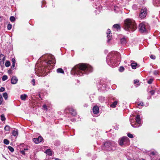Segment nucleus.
<instances>
[{"label": "nucleus", "instance_id": "obj_16", "mask_svg": "<svg viewBox=\"0 0 160 160\" xmlns=\"http://www.w3.org/2000/svg\"><path fill=\"white\" fill-rule=\"evenodd\" d=\"M18 81V79L15 76H13L11 79V83L12 84H16Z\"/></svg>", "mask_w": 160, "mask_h": 160}, {"label": "nucleus", "instance_id": "obj_5", "mask_svg": "<svg viewBox=\"0 0 160 160\" xmlns=\"http://www.w3.org/2000/svg\"><path fill=\"white\" fill-rule=\"evenodd\" d=\"M117 144L114 141L108 140L105 142L102 146V150L105 152H112L116 149Z\"/></svg>", "mask_w": 160, "mask_h": 160}, {"label": "nucleus", "instance_id": "obj_12", "mask_svg": "<svg viewBox=\"0 0 160 160\" xmlns=\"http://www.w3.org/2000/svg\"><path fill=\"white\" fill-rule=\"evenodd\" d=\"M101 4L100 2H97V3H95L94 7L96 9L95 11V12L96 14H99V13L100 12V11L101 9V7H100Z\"/></svg>", "mask_w": 160, "mask_h": 160}, {"label": "nucleus", "instance_id": "obj_61", "mask_svg": "<svg viewBox=\"0 0 160 160\" xmlns=\"http://www.w3.org/2000/svg\"><path fill=\"white\" fill-rule=\"evenodd\" d=\"M84 107H87L88 106V105L87 104H85L84 105Z\"/></svg>", "mask_w": 160, "mask_h": 160}, {"label": "nucleus", "instance_id": "obj_64", "mask_svg": "<svg viewBox=\"0 0 160 160\" xmlns=\"http://www.w3.org/2000/svg\"><path fill=\"white\" fill-rule=\"evenodd\" d=\"M129 160H134V159H132Z\"/></svg>", "mask_w": 160, "mask_h": 160}, {"label": "nucleus", "instance_id": "obj_9", "mask_svg": "<svg viewBox=\"0 0 160 160\" xmlns=\"http://www.w3.org/2000/svg\"><path fill=\"white\" fill-rule=\"evenodd\" d=\"M139 30L142 33L147 32L149 29L148 24L145 22H142L139 24Z\"/></svg>", "mask_w": 160, "mask_h": 160}, {"label": "nucleus", "instance_id": "obj_25", "mask_svg": "<svg viewBox=\"0 0 160 160\" xmlns=\"http://www.w3.org/2000/svg\"><path fill=\"white\" fill-rule=\"evenodd\" d=\"M98 99L100 102H103L105 101V97L101 96L99 97Z\"/></svg>", "mask_w": 160, "mask_h": 160}, {"label": "nucleus", "instance_id": "obj_20", "mask_svg": "<svg viewBox=\"0 0 160 160\" xmlns=\"http://www.w3.org/2000/svg\"><path fill=\"white\" fill-rule=\"evenodd\" d=\"M12 136L14 137H17L18 135V130L17 129H15L12 131Z\"/></svg>", "mask_w": 160, "mask_h": 160}, {"label": "nucleus", "instance_id": "obj_33", "mask_svg": "<svg viewBox=\"0 0 160 160\" xmlns=\"http://www.w3.org/2000/svg\"><path fill=\"white\" fill-rule=\"evenodd\" d=\"M1 119L2 121H4L6 120L4 114H2L1 115Z\"/></svg>", "mask_w": 160, "mask_h": 160}, {"label": "nucleus", "instance_id": "obj_50", "mask_svg": "<svg viewBox=\"0 0 160 160\" xmlns=\"http://www.w3.org/2000/svg\"><path fill=\"white\" fill-rule=\"evenodd\" d=\"M5 90V88H4L1 87L0 88V92H2L4 91Z\"/></svg>", "mask_w": 160, "mask_h": 160}, {"label": "nucleus", "instance_id": "obj_62", "mask_svg": "<svg viewBox=\"0 0 160 160\" xmlns=\"http://www.w3.org/2000/svg\"><path fill=\"white\" fill-rule=\"evenodd\" d=\"M75 119H73L72 120V122H74V121H75Z\"/></svg>", "mask_w": 160, "mask_h": 160}, {"label": "nucleus", "instance_id": "obj_26", "mask_svg": "<svg viewBox=\"0 0 160 160\" xmlns=\"http://www.w3.org/2000/svg\"><path fill=\"white\" fill-rule=\"evenodd\" d=\"M27 97V95L26 94H22L20 96L21 99L23 100H25Z\"/></svg>", "mask_w": 160, "mask_h": 160}, {"label": "nucleus", "instance_id": "obj_49", "mask_svg": "<svg viewBox=\"0 0 160 160\" xmlns=\"http://www.w3.org/2000/svg\"><path fill=\"white\" fill-rule=\"evenodd\" d=\"M60 144V142L59 141H56L55 142V145L57 146H58Z\"/></svg>", "mask_w": 160, "mask_h": 160}, {"label": "nucleus", "instance_id": "obj_59", "mask_svg": "<svg viewBox=\"0 0 160 160\" xmlns=\"http://www.w3.org/2000/svg\"><path fill=\"white\" fill-rule=\"evenodd\" d=\"M151 98V96H149V97H147V99H150Z\"/></svg>", "mask_w": 160, "mask_h": 160}, {"label": "nucleus", "instance_id": "obj_47", "mask_svg": "<svg viewBox=\"0 0 160 160\" xmlns=\"http://www.w3.org/2000/svg\"><path fill=\"white\" fill-rule=\"evenodd\" d=\"M138 106L141 105V106H143L144 104L143 102H138Z\"/></svg>", "mask_w": 160, "mask_h": 160}, {"label": "nucleus", "instance_id": "obj_18", "mask_svg": "<svg viewBox=\"0 0 160 160\" xmlns=\"http://www.w3.org/2000/svg\"><path fill=\"white\" fill-rule=\"evenodd\" d=\"M153 4L155 7H160V0H153Z\"/></svg>", "mask_w": 160, "mask_h": 160}, {"label": "nucleus", "instance_id": "obj_14", "mask_svg": "<svg viewBox=\"0 0 160 160\" xmlns=\"http://www.w3.org/2000/svg\"><path fill=\"white\" fill-rule=\"evenodd\" d=\"M43 140V138L41 136H39L38 138H34L33 141L36 144H38L41 142Z\"/></svg>", "mask_w": 160, "mask_h": 160}, {"label": "nucleus", "instance_id": "obj_55", "mask_svg": "<svg viewBox=\"0 0 160 160\" xmlns=\"http://www.w3.org/2000/svg\"><path fill=\"white\" fill-rule=\"evenodd\" d=\"M32 85H33L34 86L35 84V80L34 79H32Z\"/></svg>", "mask_w": 160, "mask_h": 160}, {"label": "nucleus", "instance_id": "obj_54", "mask_svg": "<svg viewBox=\"0 0 160 160\" xmlns=\"http://www.w3.org/2000/svg\"><path fill=\"white\" fill-rule=\"evenodd\" d=\"M114 128L116 129V130H118V128H118V125H116L115 127H114Z\"/></svg>", "mask_w": 160, "mask_h": 160}, {"label": "nucleus", "instance_id": "obj_17", "mask_svg": "<svg viewBox=\"0 0 160 160\" xmlns=\"http://www.w3.org/2000/svg\"><path fill=\"white\" fill-rule=\"evenodd\" d=\"M92 110L93 113L96 114L99 112V107L97 106H95L93 107Z\"/></svg>", "mask_w": 160, "mask_h": 160}, {"label": "nucleus", "instance_id": "obj_11", "mask_svg": "<svg viewBox=\"0 0 160 160\" xmlns=\"http://www.w3.org/2000/svg\"><path fill=\"white\" fill-rule=\"evenodd\" d=\"M148 13L147 8L145 7H142L139 14L140 18L142 19L145 18Z\"/></svg>", "mask_w": 160, "mask_h": 160}, {"label": "nucleus", "instance_id": "obj_8", "mask_svg": "<svg viewBox=\"0 0 160 160\" xmlns=\"http://www.w3.org/2000/svg\"><path fill=\"white\" fill-rule=\"evenodd\" d=\"M97 85L98 90L100 91L105 92L107 91L108 87L106 85L104 80H101Z\"/></svg>", "mask_w": 160, "mask_h": 160}, {"label": "nucleus", "instance_id": "obj_22", "mask_svg": "<svg viewBox=\"0 0 160 160\" xmlns=\"http://www.w3.org/2000/svg\"><path fill=\"white\" fill-rule=\"evenodd\" d=\"M45 152L50 156H52V151L50 149H47L45 151Z\"/></svg>", "mask_w": 160, "mask_h": 160}, {"label": "nucleus", "instance_id": "obj_34", "mask_svg": "<svg viewBox=\"0 0 160 160\" xmlns=\"http://www.w3.org/2000/svg\"><path fill=\"white\" fill-rule=\"evenodd\" d=\"M3 96L5 100H7L8 98V94L7 93H4L3 94Z\"/></svg>", "mask_w": 160, "mask_h": 160}, {"label": "nucleus", "instance_id": "obj_15", "mask_svg": "<svg viewBox=\"0 0 160 160\" xmlns=\"http://www.w3.org/2000/svg\"><path fill=\"white\" fill-rule=\"evenodd\" d=\"M112 99L114 101L115 100V101L113 102L110 105V107L112 108H115L116 107V105L118 103V100H116V98H112Z\"/></svg>", "mask_w": 160, "mask_h": 160}, {"label": "nucleus", "instance_id": "obj_56", "mask_svg": "<svg viewBox=\"0 0 160 160\" xmlns=\"http://www.w3.org/2000/svg\"><path fill=\"white\" fill-rule=\"evenodd\" d=\"M46 3V2L44 1H42V7H43V6H42L43 4H44V3Z\"/></svg>", "mask_w": 160, "mask_h": 160}, {"label": "nucleus", "instance_id": "obj_23", "mask_svg": "<svg viewBox=\"0 0 160 160\" xmlns=\"http://www.w3.org/2000/svg\"><path fill=\"white\" fill-rule=\"evenodd\" d=\"M120 42L122 44L125 45L126 43V40L125 38H123L120 39Z\"/></svg>", "mask_w": 160, "mask_h": 160}, {"label": "nucleus", "instance_id": "obj_57", "mask_svg": "<svg viewBox=\"0 0 160 160\" xmlns=\"http://www.w3.org/2000/svg\"><path fill=\"white\" fill-rule=\"evenodd\" d=\"M2 18H3L2 16H0V22L2 21Z\"/></svg>", "mask_w": 160, "mask_h": 160}, {"label": "nucleus", "instance_id": "obj_27", "mask_svg": "<svg viewBox=\"0 0 160 160\" xmlns=\"http://www.w3.org/2000/svg\"><path fill=\"white\" fill-rule=\"evenodd\" d=\"M131 67L133 69H135L137 68V63L132 62L131 63Z\"/></svg>", "mask_w": 160, "mask_h": 160}, {"label": "nucleus", "instance_id": "obj_13", "mask_svg": "<svg viewBox=\"0 0 160 160\" xmlns=\"http://www.w3.org/2000/svg\"><path fill=\"white\" fill-rule=\"evenodd\" d=\"M111 31L110 29H108L107 30V32L106 33L107 34V42L108 43H109L110 41L111 40L112 38V35H111L112 33H111Z\"/></svg>", "mask_w": 160, "mask_h": 160}, {"label": "nucleus", "instance_id": "obj_39", "mask_svg": "<svg viewBox=\"0 0 160 160\" xmlns=\"http://www.w3.org/2000/svg\"><path fill=\"white\" fill-rule=\"evenodd\" d=\"M8 149L11 152H13L14 151V148L10 146L8 147Z\"/></svg>", "mask_w": 160, "mask_h": 160}, {"label": "nucleus", "instance_id": "obj_38", "mask_svg": "<svg viewBox=\"0 0 160 160\" xmlns=\"http://www.w3.org/2000/svg\"><path fill=\"white\" fill-rule=\"evenodd\" d=\"M10 21L12 22H14L15 21V18L14 16H11L10 18Z\"/></svg>", "mask_w": 160, "mask_h": 160}, {"label": "nucleus", "instance_id": "obj_30", "mask_svg": "<svg viewBox=\"0 0 160 160\" xmlns=\"http://www.w3.org/2000/svg\"><path fill=\"white\" fill-rule=\"evenodd\" d=\"M114 10L116 12H117L120 10L119 8L117 6H115L114 8Z\"/></svg>", "mask_w": 160, "mask_h": 160}, {"label": "nucleus", "instance_id": "obj_10", "mask_svg": "<svg viewBox=\"0 0 160 160\" xmlns=\"http://www.w3.org/2000/svg\"><path fill=\"white\" fill-rule=\"evenodd\" d=\"M65 113L67 114L68 112L73 116H75L77 114L76 112L72 107L68 106L64 110Z\"/></svg>", "mask_w": 160, "mask_h": 160}, {"label": "nucleus", "instance_id": "obj_46", "mask_svg": "<svg viewBox=\"0 0 160 160\" xmlns=\"http://www.w3.org/2000/svg\"><path fill=\"white\" fill-rule=\"evenodd\" d=\"M150 57L151 59H154L156 58L155 56L154 55H151L150 56Z\"/></svg>", "mask_w": 160, "mask_h": 160}, {"label": "nucleus", "instance_id": "obj_29", "mask_svg": "<svg viewBox=\"0 0 160 160\" xmlns=\"http://www.w3.org/2000/svg\"><path fill=\"white\" fill-rule=\"evenodd\" d=\"M42 109L44 111H47L48 110L47 106L45 104H44L42 106Z\"/></svg>", "mask_w": 160, "mask_h": 160}, {"label": "nucleus", "instance_id": "obj_37", "mask_svg": "<svg viewBox=\"0 0 160 160\" xmlns=\"http://www.w3.org/2000/svg\"><path fill=\"white\" fill-rule=\"evenodd\" d=\"M4 143L6 145H8L9 143V141L7 139H4L3 140Z\"/></svg>", "mask_w": 160, "mask_h": 160}, {"label": "nucleus", "instance_id": "obj_28", "mask_svg": "<svg viewBox=\"0 0 160 160\" xmlns=\"http://www.w3.org/2000/svg\"><path fill=\"white\" fill-rule=\"evenodd\" d=\"M10 127L8 125H6L4 128V129L5 131H10Z\"/></svg>", "mask_w": 160, "mask_h": 160}, {"label": "nucleus", "instance_id": "obj_44", "mask_svg": "<svg viewBox=\"0 0 160 160\" xmlns=\"http://www.w3.org/2000/svg\"><path fill=\"white\" fill-rule=\"evenodd\" d=\"M149 92L150 93L151 95H153L155 93V91L154 90H152L150 91Z\"/></svg>", "mask_w": 160, "mask_h": 160}, {"label": "nucleus", "instance_id": "obj_19", "mask_svg": "<svg viewBox=\"0 0 160 160\" xmlns=\"http://www.w3.org/2000/svg\"><path fill=\"white\" fill-rule=\"evenodd\" d=\"M5 60V57L2 54H0V64H3L4 63V61Z\"/></svg>", "mask_w": 160, "mask_h": 160}, {"label": "nucleus", "instance_id": "obj_45", "mask_svg": "<svg viewBox=\"0 0 160 160\" xmlns=\"http://www.w3.org/2000/svg\"><path fill=\"white\" fill-rule=\"evenodd\" d=\"M139 81L138 80H134V84H137L138 85H139Z\"/></svg>", "mask_w": 160, "mask_h": 160}, {"label": "nucleus", "instance_id": "obj_51", "mask_svg": "<svg viewBox=\"0 0 160 160\" xmlns=\"http://www.w3.org/2000/svg\"><path fill=\"white\" fill-rule=\"evenodd\" d=\"M20 152L21 153H22V154L24 155H25V151L24 150H20Z\"/></svg>", "mask_w": 160, "mask_h": 160}, {"label": "nucleus", "instance_id": "obj_43", "mask_svg": "<svg viewBox=\"0 0 160 160\" xmlns=\"http://www.w3.org/2000/svg\"><path fill=\"white\" fill-rule=\"evenodd\" d=\"M3 99L2 96L0 94V105L2 104L3 102Z\"/></svg>", "mask_w": 160, "mask_h": 160}, {"label": "nucleus", "instance_id": "obj_48", "mask_svg": "<svg viewBox=\"0 0 160 160\" xmlns=\"http://www.w3.org/2000/svg\"><path fill=\"white\" fill-rule=\"evenodd\" d=\"M153 74L156 75L158 74V72L157 70H154L153 72Z\"/></svg>", "mask_w": 160, "mask_h": 160}, {"label": "nucleus", "instance_id": "obj_63", "mask_svg": "<svg viewBox=\"0 0 160 160\" xmlns=\"http://www.w3.org/2000/svg\"><path fill=\"white\" fill-rule=\"evenodd\" d=\"M55 160H60V159H58V158H56V159H55Z\"/></svg>", "mask_w": 160, "mask_h": 160}, {"label": "nucleus", "instance_id": "obj_24", "mask_svg": "<svg viewBox=\"0 0 160 160\" xmlns=\"http://www.w3.org/2000/svg\"><path fill=\"white\" fill-rule=\"evenodd\" d=\"M57 72L58 73H61L64 74V71L61 68H58L57 69Z\"/></svg>", "mask_w": 160, "mask_h": 160}, {"label": "nucleus", "instance_id": "obj_32", "mask_svg": "<svg viewBox=\"0 0 160 160\" xmlns=\"http://www.w3.org/2000/svg\"><path fill=\"white\" fill-rule=\"evenodd\" d=\"M125 69L123 67L121 66L119 67V71L120 72H122L124 71Z\"/></svg>", "mask_w": 160, "mask_h": 160}, {"label": "nucleus", "instance_id": "obj_1", "mask_svg": "<svg viewBox=\"0 0 160 160\" xmlns=\"http://www.w3.org/2000/svg\"><path fill=\"white\" fill-rule=\"evenodd\" d=\"M41 59H43L44 61L42 64L40 65V67L38 70L40 73L46 75L49 71L48 70L53 69L56 63V61L54 56L48 54H46L43 55Z\"/></svg>", "mask_w": 160, "mask_h": 160}, {"label": "nucleus", "instance_id": "obj_40", "mask_svg": "<svg viewBox=\"0 0 160 160\" xmlns=\"http://www.w3.org/2000/svg\"><path fill=\"white\" fill-rule=\"evenodd\" d=\"M12 28V25L10 23H8L7 26V29L8 30H10Z\"/></svg>", "mask_w": 160, "mask_h": 160}, {"label": "nucleus", "instance_id": "obj_2", "mask_svg": "<svg viewBox=\"0 0 160 160\" xmlns=\"http://www.w3.org/2000/svg\"><path fill=\"white\" fill-rule=\"evenodd\" d=\"M92 71V67L88 64L80 63L74 66L71 70V73L74 76H80L87 74Z\"/></svg>", "mask_w": 160, "mask_h": 160}, {"label": "nucleus", "instance_id": "obj_58", "mask_svg": "<svg viewBox=\"0 0 160 160\" xmlns=\"http://www.w3.org/2000/svg\"><path fill=\"white\" fill-rule=\"evenodd\" d=\"M151 154H152V155H155V153L154 152H152L151 153Z\"/></svg>", "mask_w": 160, "mask_h": 160}, {"label": "nucleus", "instance_id": "obj_60", "mask_svg": "<svg viewBox=\"0 0 160 160\" xmlns=\"http://www.w3.org/2000/svg\"><path fill=\"white\" fill-rule=\"evenodd\" d=\"M23 150L25 151V150H28V148H24Z\"/></svg>", "mask_w": 160, "mask_h": 160}, {"label": "nucleus", "instance_id": "obj_52", "mask_svg": "<svg viewBox=\"0 0 160 160\" xmlns=\"http://www.w3.org/2000/svg\"><path fill=\"white\" fill-rule=\"evenodd\" d=\"M15 66V63H13L12 64L11 68L12 69H14V67Z\"/></svg>", "mask_w": 160, "mask_h": 160}, {"label": "nucleus", "instance_id": "obj_7", "mask_svg": "<svg viewBox=\"0 0 160 160\" xmlns=\"http://www.w3.org/2000/svg\"><path fill=\"white\" fill-rule=\"evenodd\" d=\"M118 143L120 146L124 148L130 145V140L127 137L123 136L119 139Z\"/></svg>", "mask_w": 160, "mask_h": 160}, {"label": "nucleus", "instance_id": "obj_53", "mask_svg": "<svg viewBox=\"0 0 160 160\" xmlns=\"http://www.w3.org/2000/svg\"><path fill=\"white\" fill-rule=\"evenodd\" d=\"M12 63H15L16 62L15 59L14 58H13L12 60Z\"/></svg>", "mask_w": 160, "mask_h": 160}, {"label": "nucleus", "instance_id": "obj_36", "mask_svg": "<svg viewBox=\"0 0 160 160\" xmlns=\"http://www.w3.org/2000/svg\"><path fill=\"white\" fill-rule=\"evenodd\" d=\"M10 64V62L9 61H7L5 63V66L6 67H9Z\"/></svg>", "mask_w": 160, "mask_h": 160}, {"label": "nucleus", "instance_id": "obj_4", "mask_svg": "<svg viewBox=\"0 0 160 160\" xmlns=\"http://www.w3.org/2000/svg\"><path fill=\"white\" fill-rule=\"evenodd\" d=\"M137 28V25L134 20L127 18L124 21V28L129 32H133Z\"/></svg>", "mask_w": 160, "mask_h": 160}, {"label": "nucleus", "instance_id": "obj_41", "mask_svg": "<svg viewBox=\"0 0 160 160\" xmlns=\"http://www.w3.org/2000/svg\"><path fill=\"white\" fill-rule=\"evenodd\" d=\"M128 136L130 138H133V135L130 133H127Z\"/></svg>", "mask_w": 160, "mask_h": 160}, {"label": "nucleus", "instance_id": "obj_3", "mask_svg": "<svg viewBox=\"0 0 160 160\" xmlns=\"http://www.w3.org/2000/svg\"><path fill=\"white\" fill-rule=\"evenodd\" d=\"M121 59L120 55L119 52L117 51H112L108 55L106 61L110 66L115 67L119 65Z\"/></svg>", "mask_w": 160, "mask_h": 160}, {"label": "nucleus", "instance_id": "obj_21", "mask_svg": "<svg viewBox=\"0 0 160 160\" xmlns=\"http://www.w3.org/2000/svg\"><path fill=\"white\" fill-rule=\"evenodd\" d=\"M113 27L116 29L117 30H120L121 29V27L120 26V25L119 24H115L113 26Z\"/></svg>", "mask_w": 160, "mask_h": 160}, {"label": "nucleus", "instance_id": "obj_6", "mask_svg": "<svg viewBox=\"0 0 160 160\" xmlns=\"http://www.w3.org/2000/svg\"><path fill=\"white\" fill-rule=\"evenodd\" d=\"M135 120L132 118L130 119V122L131 126L134 128H138L141 126V119L140 116L137 115L135 117Z\"/></svg>", "mask_w": 160, "mask_h": 160}, {"label": "nucleus", "instance_id": "obj_31", "mask_svg": "<svg viewBox=\"0 0 160 160\" xmlns=\"http://www.w3.org/2000/svg\"><path fill=\"white\" fill-rule=\"evenodd\" d=\"M8 78V76L6 75H3L2 78V80L3 81H5L7 80Z\"/></svg>", "mask_w": 160, "mask_h": 160}, {"label": "nucleus", "instance_id": "obj_42", "mask_svg": "<svg viewBox=\"0 0 160 160\" xmlns=\"http://www.w3.org/2000/svg\"><path fill=\"white\" fill-rule=\"evenodd\" d=\"M153 81V79L152 78H150L148 81L147 82L149 84H151L152 83Z\"/></svg>", "mask_w": 160, "mask_h": 160}, {"label": "nucleus", "instance_id": "obj_35", "mask_svg": "<svg viewBox=\"0 0 160 160\" xmlns=\"http://www.w3.org/2000/svg\"><path fill=\"white\" fill-rule=\"evenodd\" d=\"M138 7V5L136 4H134L132 6V8L134 10H136Z\"/></svg>", "mask_w": 160, "mask_h": 160}]
</instances>
